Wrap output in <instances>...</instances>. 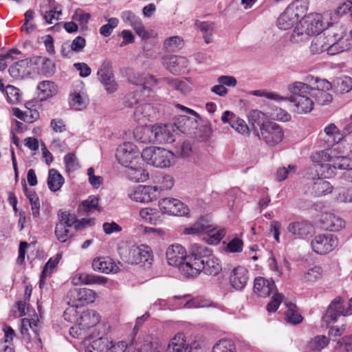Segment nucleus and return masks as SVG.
Returning <instances> with one entry per match:
<instances>
[{"label":"nucleus","instance_id":"f257e3e1","mask_svg":"<svg viewBox=\"0 0 352 352\" xmlns=\"http://www.w3.org/2000/svg\"><path fill=\"white\" fill-rule=\"evenodd\" d=\"M186 267L189 277H193L204 272L206 274L217 276L222 270L221 261L212 255V250L204 244L190 245Z\"/></svg>","mask_w":352,"mask_h":352},{"label":"nucleus","instance_id":"f03ea898","mask_svg":"<svg viewBox=\"0 0 352 352\" xmlns=\"http://www.w3.org/2000/svg\"><path fill=\"white\" fill-rule=\"evenodd\" d=\"M190 121L186 116H181L177 122L174 124H165L164 126H153L151 128L144 129V133L149 135L148 140L143 142L164 144L172 143L175 141V135L178 132L186 133L187 131L186 123Z\"/></svg>","mask_w":352,"mask_h":352},{"label":"nucleus","instance_id":"7ed1b4c3","mask_svg":"<svg viewBox=\"0 0 352 352\" xmlns=\"http://www.w3.org/2000/svg\"><path fill=\"white\" fill-rule=\"evenodd\" d=\"M322 28V15L317 13L304 14L293 30L290 40L293 43L302 42L311 35L320 34Z\"/></svg>","mask_w":352,"mask_h":352},{"label":"nucleus","instance_id":"20e7f679","mask_svg":"<svg viewBox=\"0 0 352 352\" xmlns=\"http://www.w3.org/2000/svg\"><path fill=\"white\" fill-rule=\"evenodd\" d=\"M289 91L294 96L288 98L294 102L298 113H307L314 108V102L310 96V86L301 82H295L288 87Z\"/></svg>","mask_w":352,"mask_h":352},{"label":"nucleus","instance_id":"39448f33","mask_svg":"<svg viewBox=\"0 0 352 352\" xmlns=\"http://www.w3.org/2000/svg\"><path fill=\"white\" fill-rule=\"evenodd\" d=\"M141 157L148 164L157 168H168L175 163L174 153L160 147H147L141 153Z\"/></svg>","mask_w":352,"mask_h":352},{"label":"nucleus","instance_id":"423d86ee","mask_svg":"<svg viewBox=\"0 0 352 352\" xmlns=\"http://www.w3.org/2000/svg\"><path fill=\"white\" fill-rule=\"evenodd\" d=\"M306 11L305 2L296 0L292 2L277 19V26L281 30H288L294 24H297L299 19Z\"/></svg>","mask_w":352,"mask_h":352},{"label":"nucleus","instance_id":"0eeeda50","mask_svg":"<svg viewBox=\"0 0 352 352\" xmlns=\"http://www.w3.org/2000/svg\"><path fill=\"white\" fill-rule=\"evenodd\" d=\"M130 80L132 83L139 87L135 91L126 95L124 98V106L132 108L138 104L139 98L138 96H139L140 92L145 93L147 91V96H150L151 86L155 84V80L153 76L149 74H138L133 76Z\"/></svg>","mask_w":352,"mask_h":352},{"label":"nucleus","instance_id":"6e6552de","mask_svg":"<svg viewBox=\"0 0 352 352\" xmlns=\"http://www.w3.org/2000/svg\"><path fill=\"white\" fill-rule=\"evenodd\" d=\"M255 135L270 147H274L284 138V131L280 125L273 121H267L260 130L255 129Z\"/></svg>","mask_w":352,"mask_h":352},{"label":"nucleus","instance_id":"1a4fd4ad","mask_svg":"<svg viewBox=\"0 0 352 352\" xmlns=\"http://www.w3.org/2000/svg\"><path fill=\"white\" fill-rule=\"evenodd\" d=\"M204 232L209 234V243L211 244L218 243L226 234L224 229L217 231L211 228L210 221L208 217H201L192 226L184 230V233L188 234H199Z\"/></svg>","mask_w":352,"mask_h":352},{"label":"nucleus","instance_id":"9d476101","mask_svg":"<svg viewBox=\"0 0 352 352\" xmlns=\"http://www.w3.org/2000/svg\"><path fill=\"white\" fill-rule=\"evenodd\" d=\"M338 148L328 150L325 154V157L331 162L330 164H324L321 165L322 175L324 177H331L336 174V170L343 169L348 170L351 168V163L352 161L350 158L343 155H336V151Z\"/></svg>","mask_w":352,"mask_h":352},{"label":"nucleus","instance_id":"9b49d317","mask_svg":"<svg viewBox=\"0 0 352 352\" xmlns=\"http://www.w3.org/2000/svg\"><path fill=\"white\" fill-rule=\"evenodd\" d=\"M116 156L118 162L126 168L143 161L141 153L131 142H124L120 145L117 149Z\"/></svg>","mask_w":352,"mask_h":352},{"label":"nucleus","instance_id":"f8f14e48","mask_svg":"<svg viewBox=\"0 0 352 352\" xmlns=\"http://www.w3.org/2000/svg\"><path fill=\"white\" fill-rule=\"evenodd\" d=\"M167 262L170 265L178 267L187 277V268L185 267L188 262V255L186 256V250L179 244L170 245L166 252Z\"/></svg>","mask_w":352,"mask_h":352},{"label":"nucleus","instance_id":"ddd939ff","mask_svg":"<svg viewBox=\"0 0 352 352\" xmlns=\"http://www.w3.org/2000/svg\"><path fill=\"white\" fill-rule=\"evenodd\" d=\"M338 245L337 236L329 233L316 235L311 242L313 250L321 255L332 252Z\"/></svg>","mask_w":352,"mask_h":352},{"label":"nucleus","instance_id":"4468645a","mask_svg":"<svg viewBox=\"0 0 352 352\" xmlns=\"http://www.w3.org/2000/svg\"><path fill=\"white\" fill-rule=\"evenodd\" d=\"M126 261L130 264L151 265L153 261L152 251L145 245H133L129 249Z\"/></svg>","mask_w":352,"mask_h":352},{"label":"nucleus","instance_id":"2eb2a0df","mask_svg":"<svg viewBox=\"0 0 352 352\" xmlns=\"http://www.w3.org/2000/svg\"><path fill=\"white\" fill-rule=\"evenodd\" d=\"M128 196L135 201L148 203L159 197L160 188L157 186L140 185L129 192Z\"/></svg>","mask_w":352,"mask_h":352},{"label":"nucleus","instance_id":"dca6fc26","mask_svg":"<svg viewBox=\"0 0 352 352\" xmlns=\"http://www.w3.org/2000/svg\"><path fill=\"white\" fill-rule=\"evenodd\" d=\"M161 212L173 216H184L188 214L189 209L181 201L174 198H164L159 201Z\"/></svg>","mask_w":352,"mask_h":352},{"label":"nucleus","instance_id":"f3484780","mask_svg":"<svg viewBox=\"0 0 352 352\" xmlns=\"http://www.w3.org/2000/svg\"><path fill=\"white\" fill-rule=\"evenodd\" d=\"M340 316H346L348 314L344 307V300L340 296H337L329 304L322 317V322L327 325L336 322Z\"/></svg>","mask_w":352,"mask_h":352},{"label":"nucleus","instance_id":"a211bd4d","mask_svg":"<svg viewBox=\"0 0 352 352\" xmlns=\"http://www.w3.org/2000/svg\"><path fill=\"white\" fill-rule=\"evenodd\" d=\"M125 346L124 343L113 344L112 341L109 338L100 337L93 340L85 352H124Z\"/></svg>","mask_w":352,"mask_h":352},{"label":"nucleus","instance_id":"6ab92c4d","mask_svg":"<svg viewBox=\"0 0 352 352\" xmlns=\"http://www.w3.org/2000/svg\"><path fill=\"white\" fill-rule=\"evenodd\" d=\"M346 29L342 23L331 24L322 29L320 34L326 40L327 45H333L338 43L346 35Z\"/></svg>","mask_w":352,"mask_h":352},{"label":"nucleus","instance_id":"aec40b11","mask_svg":"<svg viewBox=\"0 0 352 352\" xmlns=\"http://www.w3.org/2000/svg\"><path fill=\"white\" fill-rule=\"evenodd\" d=\"M121 18L124 23H129L135 30V33L143 39L150 38V33L146 30L141 19L131 10L124 11Z\"/></svg>","mask_w":352,"mask_h":352},{"label":"nucleus","instance_id":"412c9836","mask_svg":"<svg viewBox=\"0 0 352 352\" xmlns=\"http://www.w3.org/2000/svg\"><path fill=\"white\" fill-rule=\"evenodd\" d=\"M229 280L233 288L236 290H242L248 282L249 272L244 267H236L230 272Z\"/></svg>","mask_w":352,"mask_h":352},{"label":"nucleus","instance_id":"4be33fe9","mask_svg":"<svg viewBox=\"0 0 352 352\" xmlns=\"http://www.w3.org/2000/svg\"><path fill=\"white\" fill-rule=\"evenodd\" d=\"M221 119L223 123H229L238 133L244 135L250 134V129L245 122L236 117L232 112L228 110L224 111Z\"/></svg>","mask_w":352,"mask_h":352},{"label":"nucleus","instance_id":"5701e85b","mask_svg":"<svg viewBox=\"0 0 352 352\" xmlns=\"http://www.w3.org/2000/svg\"><path fill=\"white\" fill-rule=\"evenodd\" d=\"M68 296L70 300L73 298V302L77 306L78 302L80 305L88 304L93 302L96 296L95 292L87 288L74 289L69 292Z\"/></svg>","mask_w":352,"mask_h":352},{"label":"nucleus","instance_id":"b1692460","mask_svg":"<svg viewBox=\"0 0 352 352\" xmlns=\"http://www.w3.org/2000/svg\"><path fill=\"white\" fill-rule=\"evenodd\" d=\"M97 75L107 93L112 94L117 90L118 85L113 74L109 68V63L99 69Z\"/></svg>","mask_w":352,"mask_h":352},{"label":"nucleus","instance_id":"393cba45","mask_svg":"<svg viewBox=\"0 0 352 352\" xmlns=\"http://www.w3.org/2000/svg\"><path fill=\"white\" fill-rule=\"evenodd\" d=\"M54 0H44L40 5L39 12L47 23H52L54 20H58L61 10H57Z\"/></svg>","mask_w":352,"mask_h":352},{"label":"nucleus","instance_id":"a878e982","mask_svg":"<svg viewBox=\"0 0 352 352\" xmlns=\"http://www.w3.org/2000/svg\"><path fill=\"white\" fill-rule=\"evenodd\" d=\"M167 69L173 74L184 72L188 66L186 58L180 56H171L164 59Z\"/></svg>","mask_w":352,"mask_h":352},{"label":"nucleus","instance_id":"bb28decb","mask_svg":"<svg viewBox=\"0 0 352 352\" xmlns=\"http://www.w3.org/2000/svg\"><path fill=\"white\" fill-rule=\"evenodd\" d=\"M142 161L126 168L125 174L129 179L134 182H144L148 178V173L143 167Z\"/></svg>","mask_w":352,"mask_h":352},{"label":"nucleus","instance_id":"cd10ccee","mask_svg":"<svg viewBox=\"0 0 352 352\" xmlns=\"http://www.w3.org/2000/svg\"><path fill=\"white\" fill-rule=\"evenodd\" d=\"M92 267L94 271L109 274L110 272L117 273L120 267L114 263L109 257H98L94 258L92 262Z\"/></svg>","mask_w":352,"mask_h":352},{"label":"nucleus","instance_id":"c85d7f7f","mask_svg":"<svg viewBox=\"0 0 352 352\" xmlns=\"http://www.w3.org/2000/svg\"><path fill=\"white\" fill-rule=\"evenodd\" d=\"M313 226L307 221H295L290 223L287 230L296 238L304 239L313 232Z\"/></svg>","mask_w":352,"mask_h":352},{"label":"nucleus","instance_id":"c756f323","mask_svg":"<svg viewBox=\"0 0 352 352\" xmlns=\"http://www.w3.org/2000/svg\"><path fill=\"white\" fill-rule=\"evenodd\" d=\"M276 289L273 280H270L263 277H257L254 280V292L260 297H267Z\"/></svg>","mask_w":352,"mask_h":352},{"label":"nucleus","instance_id":"7c9ffc66","mask_svg":"<svg viewBox=\"0 0 352 352\" xmlns=\"http://www.w3.org/2000/svg\"><path fill=\"white\" fill-rule=\"evenodd\" d=\"M108 280V278L102 276H98L94 274H89L87 273H78L76 274L73 279H72V283L75 285H92V284H97V285H104L105 284Z\"/></svg>","mask_w":352,"mask_h":352},{"label":"nucleus","instance_id":"2f4dec72","mask_svg":"<svg viewBox=\"0 0 352 352\" xmlns=\"http://www.w3.org/2000/svg\"><path fill=\"white\" fill-rule=\"evenodd\" d=\"M154 113L153 106L148 103H144L135 107L134 118L139 124L146 125V121H149Z\"/></svg>","mask_w":352,"mask_h":352},{"label":"nucleus","instance_id":"473e14b6","mask_svg":"<svg viewBox=\"0 0 352 352\" xmlns=\"http://www.w3.org/2000/svg\"><path fill=\"white\" fill-rule=\"evenodd\" d=\"M139 214L145 223L154 226L162 223L164 219L163 214L157 208H142L140 210Z\"/></svg>","mask_w":352,"mask_h":352},{"label":"nucleus","instance_id":"72a5a7b5","mask_svg":"<svg viewBox=\"0 0 352 352\" xmlns=\"http://www.w3.org/2000/svg\"><path fill=\"white\" fill-rule=\"evenodd\" d=\"M191 351L192 347L186 342L182 333H178L171 339L167 347V352H191Z\"/></svg>","mask_w":352,"mask_h":352},{"label":"nucleus","instance_id":"f704fd0d","mask_svg":"<svg viewBox=\"0 0 352 352\" xmlns=\"http://www.w3.org/2000/svg\"><path fill=\"white\" fill-rule=\"evenodd\" d=\"M100 319V316L96 311L87 310L82 312L78 322L85 329H89L96 326L99 322Z\"/></svg>","mask_w":352,"mask_h":352},{"label":"nucleus","instance_id":"c9c22d12","mask_svg":"<svg viewBox=\"0 0 352 352\" xmlns=\"http://www.w3.org/2000/svg\"><path fill=\"white\" fill-rule=\"evenodd\" d=\"M38 95L41 96V100H43L48 98L55 96L57 92V86L50 80H43L37 85Z\"/></svg>","mask_w":352,"mask_h":352},{"label":"nucleus","instance_id":"e433bc0d","mask_svg":"<svg viewBox=\"0 0 352 352\" xmlns=\"http://www.w3.org/2000/svg\"><path fill=\"white\" fill-rule=\"evenodd\" d=\"M31 60L28 58L20 60L9 68V73L13 78L23 77L29 73L28 67Z\"/></svg>","mask_w":352,"mask_h":352},{"label":"nucleus","instance_id":"4c0bfd02","mask_svg":"<svg viewBox=\"0 0 352 352\" xmlns=\"http://www.w3.org/2000/svg\"><path fill=\"white\" fill-rule=\"evenodd\" d=\"M196 26L202 34L206 43L209 44L212 41V35L216 30V25L213 22L209 21H197Z\"/></svg>","mask_w":352,"mask_h":352},{"label":"nucleus","instance_id":"58836bf2","mask_svg":"<svg viewBox=\"0 0 352 352\" xmlns=\"http://www.w3.org/2000/svg\"><path fill=\"white\" fill-rule=\"evenodd\" d=\"M65 179L54 168L49 170L47 186L50 190L56 192L59 190L63 185Z\"/></svg>","mask_w":352,"mask_h":352},{"label":"nucleus","instance_id":"ea45409f","mask_svg":"<svg viewBox=\"0 0 352 352\" xmlns=\"http://www.w3.org/2000/svg\"><path fill=\"white\" fill-rule=\"evenodd\" d=\"M329 344L325 336H318L311 339L307 344L306 352H320Z\"/></svg>","mask_w":352,"mask_h":352},{"label":"nucleus","instance_id":"a19ab883","mask_svg":"<svg viewBox=\"0 0 352 352\" xmlns=\"http://www.w3.org/2000/svg\"><path fill=\"white\" fill-rule=\"evenodd\" d=\"M333 190V186L327 181L318 178L312 186L313 192L316 196H322L331 193Z\"/></svg>","mask_w":352,"mask_h":352},{"label":"nucleus","instance_id":"79ce46f5","mask_svg":"<svg viewBox=\"0 0 352 352\" xmlns=\"http://www.w3.org/2000/svg\"><path fill=\"white\" fill-rule=\"evenodd\" d=\"M324 132L327 137V141L331 144H338L343 138V135L333 123L325 126Z\"/></svg>","mask_w":352,"mask_h":352},{"label":"nucleus","instance_id":"37998d69","mask_svg":"<svg viewBox=\"0 0 352 352\" xmlns=\"http://www.w3.org/2000/svg\"><path fill=\"white\" fill-rule=\"evenodd\" d=\"M249 120L252 123L254 130H260L263 124L265 125L268 121L267 120L265 114L256 109L252 110L250 112ZM254 133H255V131Z\"/></svg>","mask_w":352,"mask_h":352},{"label":"nucleus","instance_id":"c03bdc74","mask_svg":"<svg viewBox=\"0 0 352 352\" xmlns=\"http://www.w3.org/2000/svg\"><path fill=\"white\" fill-rule=\"evenodd\" d=\"M327 47L326 40L320 34H318L312 40L309 49L312 54H318L326 51Z\"/></svg>","mask_w":352,"mask_h":352},{"label":"nucleus","instance_id":"a18cd8bd","mask_svg":"<svg viewBox=\"0 0 352 352\" xmlns=\"http://www.w3.org/2000/svg\"><path fill=\"white\" fill-rule=\"evenodd\" d=\"M326 228L331 232H337L344 227L345 222L340 217L329 214L325 219Z\"/></svg>","mask_w":352,"mask_h":352},{"label":"nucleus","instance_id":"49530a36","mask_svg":"<svg viewBox=\"0 0 352 352\" xmlns=\"http://www.w3.org/2000/svg\"><path fill=\"white\" fill-rule=\"evenodd\" d=\"M212 352H236V348L234 341L221 339L214 345Z\"/></svg>","mask_w":352,"mask_h":352},{"label":"nucleus","instance_id":"de8ad7c7","mask_svg":"<svg viewBox=\"0 0 352 352\" xmlns=\"http://www.w3.org/2000/svg\"><path fill=\"white\" fill-rule=\"evenodd\" d=\"M287 310L285 312V320L291 324H298L302 320V316L296 311L295 305L289 302L286 303Z\"/></svg>","mask_w":352,"mask_h":352},{"label":"nucleus","instance_id":"09e8293b","mask_svg":"<svg viewBox=\"0 0 352 352\" xmlns=\"http://www.w3.org/2000/svg\"><path fill=\"white\" fill-rule=\"evenodd\" d=\"M310 96L314 98L315 102L320 105H326L332 101V96L327 91L312 90Z\"/></svg>","mask_w":352,"mask_h":352},{"label":"nucleus","instance_id":"8fccbe9b","mask_svg":"<svg viewBox=\"0 0 352 352\" xmlns=\"http://www.w3.org/2000/svg\"><path fill=\"white\" fill-rule=\"evenodd\" d=\"M58 223L67 227L75 226L76 216L68 211L60 210L58 213Z\"/></svg>","mask_w":352,"mask_h":352},{"label":"nucleus","instance_id":"3c124183","mask_svg":"<svg viewBox=\"0 0 352 352\" xmlns=\"http://www.w3.org/2000/svg\"><path fill=\"white\" fill-rule=\"evenodd\" d=\"M322 268L319 266H314L307 271H306L302 275V280L305 282L313 283L320 279L322 276Z\"/></svg>","mask_w":352,"mask_h":352},{"label":"nucleus","instance_id":"603ef678","mask_svg":"<svg viewBox=\"0 0 352 352\" xmlns=\"http://www.w3.org/2000/svg\"><path fill=\"white\" fill-rule=\"evenodd\" d=\"M58 263V258H55V259L50 258L46 263V264L43 267V271L40 276V283H39L40 287H42V286L44 285L45 279L46 278V277H47L48 276H50L51 274L52 270L56 267Z\"/></svg>","mask_w":352,"mask_h":352},{"label":"nucleus","instance_id":"864d4df0","mask_svg":"<svg viewBox=\"0 0 352 352\" xmlns=\"http://www.w3.org/2000/svg\"><path fill=\"white\" fill-rule=\"evenodd\" d=\"M183 39L179 36H170L164 42V47L169 51H175L183 47Z\"/></svg>","mask_w":352,"mask_h":352},{"label":"nucleus","instance_id":"5fc2aeb1","mask_svg":"<svg viewBox=\"0 0 352 352\" xmlns=\"http://www.w3.org/2000/svg\"><path fill=\"white\" fill-rule=\"evenodd\" d=\"M37 59L42 65L41 70L44 75L50 76L54 74L56 67L53 60L43 57H38Z\"/></svg>","mask_w":352,"mask_h":352},{"label":"nucleus","instance_id":"6e6d98bb","mask_svg":"<svg viewBox=\"0 0 352 352\" xmlns=\"http://www.w3.org/2000/svg\"><path fill=\"white\" fill-rule=\"evenodd\" d=\"M67 226H63L61 223L56 224L55 234L60 243L66 242L72 236Z\"/></svg>","mask_w":352,"mask_h":352},{"label":"nucleus","instance_id":"4d7b16f0","mask_svg":"<svg viewBox=\"0 0 352 352\" xmlns=\"http://www.w3.org/2000/svg\"><path fill=\"white\" fill-rule=\"evenodd\" d=\"M336 350L338 352H349L352 351V336H345L338 340Z\"/></svg>","mask_w":352,"mask_h":352},{"label":"nucleus","instance_id":"13d9d810","mask_svg":"<svg viewBox=\"0 0 352 352\" xmlns=\"http://www.w3.org/2000/svg\"><path fill=\"white\" fill-rule=\"evenodd\" d=\"M98 201V198L96 197H89L87 200L82 202L80 209L86 212H91L97 209Z\"/></svg>","mask_w":352,"mask_h":352},{"label":"nucleus","instance_id":"bf43d9fd","mask_svg":"<svg viewBox=\"0 0 352 352\" xmlns=\"http://www.w3.org/2000/svg\"><path fill=\"white\" fill-rule=\"evenodd\" d=\"M7 96L8 101L10 103H16L19 100V89L12 85H8L4 90Z\"/></svg>","mask_w":352,"mask_h":352},{"label":"nucleus","instance_id":"052dcab7","mask_svg":"<svg viewBox=\"0 0 352 352\" xmlns=\"http://www.w3.org/2000/svg\"><path fill=\"white\" fill-rule=\"evenodd\" d=\"M69 104L76 110H80L86 105L85 99L79 93L76 92L70 96Z\"/></svg>","mask_w":352,"mask_h":352},{"label":"nucleus","instance_id":"680f3d73","mask_svg":"<svg viewBox=\"0 0 352 352\" xmlns=\"http://www.w3.org/2000/svg\"><path fill=\"white\" fill-rule=\"evenodd\" d=\"M171 85L177 89L184 94H186L191 91V83L186 79L184 80H173Z\"/></svg>","mask_w":352,"mask_h":352},{"label":"nucleus","instance_id":"e2e57ef3","mask_svg":"<svg viewBox=\"0 0 352 352\" xmlns=\"http://www.w3.org/2000/svg\"><path fill=\"white\" fill-rule=\"evenodd\" d=\"M118 22L119 21L117 18H110L108 23L103 25L100 28V33L104 36H109L111 34L113 29L117 27Z\"/></svg>","mask_w":352,"mask_h":352},{"label":"nucleus","instance_id":"0e129e2a","mask_svg":"<svg viewBox=\"0 0 352 352\" xmlns=\"http://www.w3.org/2000/svg\"><path fill=\"white\" fill-rule=\"evenodd\" d=\"M64 162L68 172L74 171L78 167L77 159L74 153L67 154L64 157Z\"/></svg>","mask_w":352,"mask_h":352},{"label":"nucleus","instance_id":"69168bd1","mask_svg":"<svg viewBox=\"0 0 352 352\" xmlns=\"http://www.w3.org/2000/svg\"><path fill=\"white\" fill-rule=\"evenodd\" d=\"M158 183L160 186L157 187L160 188V192L162 190L170 189L174 185V180L172 176L164 175L159 178Z\"/></svg>","mask_w":352,"mask_h":352},{"label":"nucleus","instance_id":"338daca9","mask_svg":"<svg viewBox=\"0 0 352 352\" xmlns=\"http://www.w3.org/2000/svg\"><path fill=\"white\" fill-rule=\"evenodd\" d=\"M243 241L239 238L232 239L227 245L226 250L230 252H241L243 250Z\"/></svg>","mask_w":352,"mask_h":352},{"label":"nucleus","instance_id":"774afa93","mask_svg":"<svg viewBox=\"0 0 352 352\" xmlns=\"http://www.w3.org/2000/svg\"><path fill=\"white\" fill-rule=\"evenodd\" d=\"M283 299V295L280 293H276L273 297L272 300L267 304V309L269 312H274L278 308L280 302Z\"/></svg>","mask_w":352,"mask_h":352}]
</instances>
